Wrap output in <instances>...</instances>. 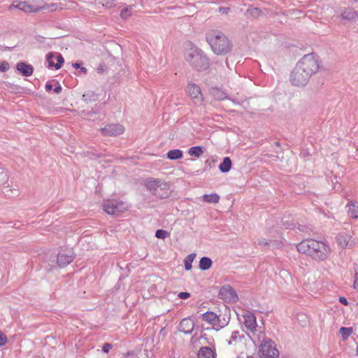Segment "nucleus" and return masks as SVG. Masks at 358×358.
Returning a JSON list of instances; mask_svg holds the SVG:
<instances>
[{"label": "nucleus", "mask_w": 358, "mask_h": 358, "mask_svg": "<svg viewBox=\"0 0 358 358\" xmlns=\"http://www.w3.org/2000/svg\"><path fill=\"white\" fill-rule=\"evenodd\" d=\"M318 69L319 63L316 55L311 53L304 55L291 73L292 84L298 87L306 85Z\"/></svg>", "instance_id": "f257e3e1"}, {"label": "nucleus", "mask_w": 358, "mask_h": 358, "mask_svg": "<svg viewBox=\"0 0 358 358\" xmlns=\"http://www.w3.org/2000/svg\"><path fill=\"white\" fill-rule=\"evenodd\" d=\"M206 38L213 51L217 55L227 54L231 48L227 36L218 30L208 31Z\"/></svg>", "instance_id": "f03ea898"}, {"label": "nucleus", "mask_w": 358, "mask_h": 358, "mask_svg": "<svg viewBox=\"0 0 358 358\" xmlns=\"http://www.w3.org/2000/svg\"><path fill=\"white\" fill-rule=\"evenodd\" d=\"M186 60L197 71H205L209 67V61L203 51L190 44L185 52Z\"/></svg>", "instance_id": "7ed1b4c3"}, {"label": "nucleus", "mask_w": 358, "mask_h": 358, "mask_svg": "<svg viewBox=\"0 0 358 358\" xmlns=\"http://www.w3.org/2000/svg\"><path fill=\"white\" fill-rule=\"evenodd\" d=\"M147 189L154 195L162 199L169 195V185L168 183L160 179H147L144 182Z\"/></svg>", "instance_id": "20e7f679"}, {"label": "nucleus", "mask_w": 358, "mask_h": 358, "mask_svg": "<svg viewBox=\"0 0 358 358\" xmlns=\"http://www.w3.org/2000/svg\"><path fill=\"white\" fill-rule=\"evenodd\" d=\"M202 320L209 324L213 329L217 331L226 327L229 322V317L217 315L213 312H206L201 315Z\"/></svg>", "instance_id": "39448f33"}, {"label": "nucleus", "mask_w": 358, "mask_h": 358, "mask_svg": "<svg viewBox=\"0 0 358 358\" xmlns=\"http://www.w3.org/2000/svg\"><path fill=\"white\" fill-rule=\"evenodd\" d=\"M259 355L261 358H278L279 351L270 338H264L259 345Z\"/></svg>", "instance_id": "423d86ee"}, {"label": "nucleus", "mask_w": 358, "mask_h": 358, "mask_svg": "<svg viewBox=\"0 0 358 358\" xmlns=\"http://www.w3.org/2000/svg\"><path fill=\"white\" fill-rule=\"evenodd\" d=\"M310 257L315 259L323 260L327 258L331 252L330 247L324 242L313 239L310 242Z\"/></svg>", "instance_id": "0eeeda50"}, {"label": "nucleus", "mask_w": 358, "mask_h": 358, "mask_svg": "<svg viewBox=\"0 0 358 358\" xmlns=\"http://www.w3.org/2000/svg\"><path fill=\"white\" fill-rule=\"evenodd\" d=\"M244 328L246 329L248 332L255 333L257 330V324L256 317L254 313L246 311L243 315V320H241Z\"/></svg>", "instance_id": "6e6552de"}, {"label": "nucleus", "mask_w": 358, "mask_h": 358, "mask_svg": "<svg viewBox=\"0 0 358 358\" xmlns=\"http://www.w3.org/2000/svg\"><path fill=\"white\" fill-rule=\"evenodd\" d=\"M8 176L6 171L0 169V186H3L1 194L6 197H10L13 196V189L9 188L8 184Z\"/></svg>", "instance_id": "1a4fd4ad"}, {"label": "nucleus", "mask_w": 358, "mask_h": 358, "mask_svg": "<svg viewBox=\"0 0 358 358\" xmlns=\"http://www.w3.org/2000/svg\"><path fill=\"white\" fill-rule=\"evenodd\" d=\"M15 8L24 12H37L39 8L27 1H15L10 8Z\"/></svg>", "instance_id": "9d476101"}, {"label": "nucleus", "mask_w": 358, "mask_h": 358, "mask_svg": "<svg viewBox=\"0 0 358 358\" xmlns=\"http://www.w3.org/2000/svg\"><path fill=\"white\" fill-rule=\"evenodd\" d=\"M73 259V252L70 250H63L57 255V264L59 267H65Z\"/></svg>", "instance_id": "9b49d317"}, {"label": "nucleus", "mask_w": 358, "mask_h": 358, "mask_svg": "<svg viewBox=\"0 0 358 358\" xmlns=\"http://www.w3.org/2000/svg\"><path fill=\"white\" fill-rule=\"evenodd\" d=\"M187 92L195 103L201 102L203 100L200 87L194 83L188 84L187 87Z\"/></svg>", "instance_id": "f8f14e48"}, {"label": "nucleus", "mask_w": 358, "mask_h": 358, "mask_svg": "<svg viewBox=\"0 0 358 358\" xmlns=\"http://www.w3.org/2000/svg\"><path fill=\"white\" fill-rule=\"evenodd\" d=\"M220 294L234 302L238 300L236 291L229 285L223 286L220 289Z\"/></svg>", "instance_id": "ddd939ff"}, {"label": "nucleus", "mask_w": 358, "mask_h": 358, "mask_svg": "<svg viewBox=\"0 0 358 358\" xmlns=\"http://www.w3.org/2000/svg\"><path fill=\"white\" fill-rule=\"evenodd\" d=\"M194 327V322L192 318L187 317L184 318L181 320L179 326L178 330L181 332H183L186 334H191Z\"/></svg>", "instance_id": "4468645a"}, {"label": "nucleus", "mask_w": 358, "mask_h": 358, "mask_svg": "<svg viewBox=\"0 0 358 358\" xmlns=\"http://www.w3.org/2000/svg\"><path fill=\"white\" fill-rule=\"evenodd\" d=\"M342 19L348 21H356L358 20V11L352 8H345L341 12Z\"/></svg>", "instance_id": "2eb2a0df"}, {"label": "nucleus", "mask_w": 358, "mask_h": 358, "mask_svg": "<svg viewBox=\"0 0 358 358\" xmlns=\"http://www.w3.org/2000/svg\"><path fill=\"white\" fill-rule=\"evenodd\" d=\"M351 235L342 232L338 234L336 236V242L341 248H345L347 247H351L352 244L351 241Z\"/></svg>", "instance_id": "dca6fc26"}, {"label": "nucleus", "mask_w": 358, "mask_h": 358, "mask_svg": "<svg viewBox=\"0 0 358 358\" xmlns=\"http://www.w3.org/2000/svg\"><path fill=\"white\" fill-rule=\"evenodd\" d=\"M198 358H216V352L214 346L201 347L197 354Z\"/></svg>", "instance_id": "f3484780"}, {"label": "nucleus", "mask_w": 358, "mask_h": 358, "mask_svg": "<svg viewBox=\"0 0 358 358\" xmlns=\"http://www.w3.org/2000/svg\"><path fill=\"white\" fill-rule=\"evenodd\" d=\"M17 70L22 76L28 77L32 75L34 72V67L31 64L21 62L17 64Z\"/></svg>", "instance_id": "a211bd4d"}, {"label": "nucleus", "mask_w": 358, "mask_h": 358, "mask_svg": "<svg viewBox=\"0 0 358 358\" xmlns=\"http://www.w3.org/2000/svg\"><path fill=\"white\" fill-rule=\"evenodd\" d=\"M348 215L354 218L358 219V202L353 200H348L345 206Z\"/></svg>", "instance_id": "6ab92c4d"}, {"label": "nucleus", "mask_w": 358, "mask_h": 358, "mask_svg": "<svg viewBox=\"0 0 358 358\" xmlns=\"http://www.w3.org/2000/svg\"><path fill=\"white\" fill-rule=\"evenodd\" d=\"M313 239L304 240L296 245L297 250L300 253L306 254L310 255L311 243Z\"/></svg>", "instance_id": "aec40b11"}, {"label": "nucleus", "mask_w": 358, "mask_h": 358, "mask_svg": "<svg viewBox=\"0 0 358 358\" xmlns=\"http://www.w3.org/2000/svg\"><path fill=\"white\" fill-rule=\"evenodd\" d=\"M128 207L125 202L113 201V215L124 212Z\"/></svg>", "instance_id": "412c9836"}, {"label": "nucleus", "mask_w": 358, "mask_h": 358, "mask_svg": "<svg viewBox=\"0 0 358 358\" xmlns=\"http://www.w3.org/2000/svg\"><path fill=\"white\" fill-rule=\"evenodd\" d=\"M210 94L217 100H224L227 99L226 92L217 87L211 88Z\"/></svg>", "instance_id": "4be33fe9"}, {"label": "nucleus", "mask_w": 358, "mask_h": 358, "mask_svg": "<svg viewBox=\"0 0 358 358\" xmlns=\"http://www.w3.org/2000/svg\"><path fill=\"white\" fill-rule=\"evenodd\" d=\"M231 168V161L229 157H224L223 162L219 165V169L222 173H227Z\"/></svg>", "instance_id": "5701e85b"}, {"label": "nucleus", "mask_w": 358, "mask_h": 358, "mask_svg": "<svg viewBox=\"0 0 358 358\" xmlns=\"http://www.w3.org/2000/svg\"><path fill=\"white\" fill-rule=\"evenodd\" d=\"M212 260L207 257H202L199 261V267L202 271H206L212 266Z\"/></svg>", "instance_id": "b1692460"}, {"label": "nucleus", "mask_w": 358, "mask_h": 358, "mask_svg": "<svg viewBox=\"0 0 358 358\" xmlns=\"http://www.w3.org/2000/svg\"><path fill=\"white\" fill-rule=\"evenodd\" d=\"M220 199V196L216 193L204 194L203 196V201L209 203H217Z\"/></svg>", "instance_id": "393cba45"}, {"label": "nucleus", "mask_w": 358, "mask_h": 358, "mask_svg": "<svg viewBox=\"0 0 358 358\" xmlns=\"http://www.w3.org/2000/svg\"><path fill=\"white\" fill-rule=\"evenodd\" d=\"M182 156V151L178 149L171 150L167 152V157L171 160L181 159Z\"/></svg>", "instance_id": "a878e982"}, {"label": "nucleus", "mask_w": 358, "mask_h": 358, "mask_svg": "<svg viewBox=\"0 0 358 358\" xmlns=\"http://www.w3.org/2000/svg\"><path fill=\"white\" fill-rule=\"evenodd\" d=\"M203 152V148L201 146L192 147L188 150V154L190 156L195 157H199Z\"/></svg>", "instance_id": "bb28decb"}, {"label": "nucleus", "mask_w": 358, "mask_h": 358, "mask_svg": "<svg viewBox=\"0 0 358 358\" xmlns=\"http://www.w3.org/2000/svg\"><path fill=\"white\" fill-rule=\"evenodd\" d=\"M196 257V254L195 253H192L190 255H189L188 256H187L185 257V259H184V264H185V268L187 271H189L192 266V264L193 262V261L194 260Z\"/></svg>", "instance_id": "cd10ccee"}, {"label": "nucleus", "mask_w": 358, "mask_h": 358, "mask_svg": "<svg viewBox=\"0 0 358 358\" xmlns=\"http://www.w3.org/2000/svg\"><path fill=\"white\" fill-rule=\"evenodd\" d=\"M339 331L343 340L346 341L351 336L353 330L352 327H341Z\"/></svg>", "instance_id": "c85d7f7f"}, {"label": "nucleus", "mask_w": 358, "mask_h": 358, "mask_svg": "<svg viewBox=\"0 0 358 358\" xmlns=\"http://www.w3.org/2000/svg\"><path fill=\"white\" fill-rule=\"evenodd\" d=\"M132 14V7L127 6L122 9L120 12V17L123 20L128 19Z\"/></svg>", "instance_id": "c756f323"}, {"label": "nucleus", "mask_w": 358, "mask_h": 358, "mask_svg": "<svg viewBox=\"0 0 358 358\" xmlns=\"http://www.w3.org/2000/svg\"><path fill=\"white\" fill-rule=\"evenodd\" d=\"M239 336V332L238 331H232L231 336L229 339L227 340L229 345H232L236 342Z\"/></svg>", "instance_id": "7c9ffc66"}, {"label": "nucleus", "mask_w": 358, "mask_h": 358, "mask_svg": "<svg viewBox=\"0 0 358 358\" xmlns=\"http://www.w3.org/2000/svg\"><path fill=\"white\" fill-rule=\"evenodd\" d=\"M124 131V127L119 124H113V136L120 135Z\"/></svg>", "instance_id": "2f4dec72"}, {"label": "nucleus", "mask_w": 358, "mask_h": 358, "mask_svg": "<svg viewBox=\"0 0 358 358\" xmlns=\"http://www.w3.org/2000/svg\"><path fill=\"white\" fill-rule=\"evenodd\" d=\"M169 233L166 230L159 229L155 233V236L158 238L165 239Z\"/></svg>", "instance_id": "473e14b6"}, {"label": "nucleus", "mask_w": 358, "mask_h": 358, "mask_svg": "<svg viewBox=\"0 0 358 358\" xmlns=\"http://www.w3.org/2000/svg\"><path fill=\"white\" fill-rule=\"evenodd\" d=\"M57 62L55 64V68L56 69H59L62 67L63 63L64 62V59L61 54H58L57 55Z\"/></svg>", "instance_id": "72a5a7b5"}, {"label": "nucleus", "mask_w": 358, "mask_h": 358, "mask_svg": "<svg viewBox=\"0 0 358 358\" xmlns=\"http://www.w3.org/2000/svg\"><path fill=\"white\" fill-rule=\"evenodd\" d=\"M54 57H55V54L53 52H49L46 55V60L48 63L49 67H55V64L53 62Z\"/></svg>", "instance_id": "f704fd0d"}, {"label": "nucleus", "mask_w": 358, "mask_h": 358, "mask_svg": "<svg viewBox=\"0 0 358 358\" xmlns=\"http://www.w3.org/2000/svg\"><path fill=\"white\" fill-rule=\"evenodd\" d=\"M9 69V64L6 62H3L0 63V71L6 72Z\"/></svg>", "instance_id": "c9c22d12"}, {"label": "nucleus", "mask_w": 358, "mask_h": 358, "mask_svg": "<svg viewBox=\"0 0 358 358\" xmlns=\"http://www.w3.org/2000/svg\"><path fill=\"white\" fill-rule=\"evenodd\" d=\"M103 209L106 213L112 215V206L109 203H103Z\"/></svg>", "instance_id": "e433bc0d"}, {"label": "nucleus", "mask_w": 358, "mask_h": 358, "mask_svg": "<svg viewBox=\"0 0 358 358\" xmlns=\"http://www.w3.org/2000/svg\"><path fill=\"white\" fill-rule=\"evenodd\" d=\"M7 342V337L4 334L0 332V347L4 345Z\"/></svg>", "instance_id": "4c0bfd02"}, {"label": "nucleus", "mask_w": 358, "mask_h": 358, "mask_svg": "<svg viewBox=\"0 0 358 358\" xmlns=\"http://www.w3.org/2000/svg\"><path fill=\"white\" fill-rule=\"evenodd\" d=\"M101 133L103 134V135L104 136H111L112 135V130L110 129V127H109L108 128H102L101 129Z\"/></svg>", "instance_id": "58836bf2"}, {"label": "nucleus", "mask_w": 358, "mask_h": 358, "mask_svg": "<svg viewBox=\"0 0 358 358\" xmlns=\"http://www.w3.org/2000/svg\"><path fill=\"white\" fill-rule=\"evenodd\" d=\"M190 296V294L189 292H180L178 294V297L181 299H187Z\"/></svg>", "instance_id": "ea45409f"}, {"label": "nucleus", "mask_w": 358, "mask_h": 358, "mask_svg": "<svg viewBox=\"0 0 358 358\" xmlns=\"http://www.w3.org/2000/svg\"><path fill=\"white\" fill-rule=\"evenodd\" d=\"M353 287L355 289L358 291V273H355V280H354V283H353Z\"/></svg>", "instance_id": "a19ab883"}, {"label": "nucleus", "mask_w": 358, "mask_h": 358, "mask_svg": "<svg viewBox=\"0 0 358 358\" xmlns=\"http://www.w3.org/2000/svg\"><path fill=\"white\" fill-rule=\"evenodd\" d=\"M111 348V345L109 343H106L104 344V345L103 346V351L105 352H108L110 349Z\"/></svg>", "instance_id": "79ce46f5"}, {"label": "nucleus", "mask_w": 358, "mask_h": 358, "mask_svg": "<svg viewBox=\"0 0 358 358\" xmlns=\"http://www.w3.org/2000/svg\"><path fill=\"white\" fill-rule=\"evenodd\" d=\"M120 69L117 72V74L122 75L124 73V66L122 63L119 64Z\"/></svg>", "instance_id": "37998d69"}, {"label": "nucleus", "mask_w": 358, "mask_h": 358, "mask_svg": "<svg viewBox=\"0 0 358 358\" xmlns=\"http://www.w3.org/2000/svg\"><path fill=\"white\" fill-rule=\"evenodd\" d=\"M339 301H340V303H341L342 304H343L345 306H347L348 304V301L347 299L343 296H341L339 298Z\"/></svg>", "instance_id": "c03bdc74"}, {"label": "nucleus", "mask_w": 358, "mask_h": 358, "mask_svg": "<svg viewBox=\"0 0 358 358\" xmlns=\"http://www.w3.org/2000/svg\"><path fill=\"white\" fill-rule=\"evenodd\" d=\"M62 87L60 85H58L57 86H56L55 88H54V92L56 93V94H59L61 92H62Z\"/></svg>", "instance_id": "a18cd8bd"}, {"label": "nucleus", "mask_w": 358, "mask_h": 358, "mask_svg": "<svg viewBox=\"0 0 358 358\" xmlns=\"http://www.w3.org/2000/svg\"><path fill=\"white\" fill-rule=\"evenodd\" d=\"M105 71V66L103 65H99L97 68V72L99 73H103Z\"/></svg>", "instance_id": "49530a36"}, {"label": "nucleus", "mask_w": 358, "mask_h": 358, "mask_svg": "<svg viewBox=\"0 0 358 358\" xmlns=\"http://www.w3.org/2000/svg\"><path fill=\"white\" fill-rule=\"evenodd\" d=\"M229 10V8L221 7L220 8V11L222 12L224 14H227Z\"/></svg>", "instance_id": "de8ad7c7"}, {"label": "nucleus", "mask_w": 358, "mask_h": 358, "mask_svg": "<svg viewBox=\"0 0 358 358\" xmlns=\"http://www.w3.org/2000/svg\"><path fill=\"white\" fill-rule=\"evenodd\" d=\"M52 85L50 83H47L45 84V90H46L47 91H49V90H52Z\"/></svg>", "instance_id": "09e8293b"}, {"label": "nucleus", "mask_w": 358, "mask_h": 358, "mask_svg": "<svg viewBox=\"0 0 358 358\" xmlns=\"http://www.w3.org/2000/svg\"><path fill=\"white\" fill-rule=\"evenodd\" d=\"M73 66L75 68V69H79L80 68V66L78 63H73Z\"/></svg>", "instance_id": "8fccbe9b"}, {"label": "nucleus", "mask_w": 358, "mask_h": 358, "mask_svg": "<svg viewBox=\"0 0 358 358\" xmlns=\"http://www.w3.org/2000/svg\"><path fill=\"white\" fill-rule=\"evenodd\" d=\"M58 6L57 4H52L51 5V10H56L57 9Z\"/></svg>", "instance_id": "3c124183"}, {"label": "nucleus", "mask_w": 358, "mask_h": 358, "mask_svg": "<svg viewBox=\"0 0 358 358\" xmlns=\"http://www.w3.org/2000/svg\"><path fill=\"white\" fill-rule=\"evenodd\" d=\"M80 71L83 72V73H86L87 70L85 67H80Z\"/></svg>", "instance_id": "603ef678"}, {"label": "nucleus", "mask_w": 358, "mask_h": 358, "mask_svg": "<svg viewBox=\"0 0 358 358\" xmlns=\"http://www.w3.org/2000/svg\"><path fill=\"white\" fill-rule=\"evenodd\" d=\"M271 243H267V242H259V245H270Z\"/></svg>", "instance_id": "864d4df0"}, {"label": "nucleus", "mask_w": 358, "mask_h": 358, "mask_svg": "<svg viewBox=\"0 0 358 358\" xmlns=\"http://www.w3.org/2000/svg\"><path fill=\"white\" fill-rule=\"evenodd\" d=\"M201 339H204V340H207L206 335L204 334V335L201 336Z\"/></svg>", "instance_id": "5fc2aeb1"}, {"label": "nucleus", "mask_w": 358, "mask_h": 358, "mask_svg": "<svg viewBox=\"0 0 358 358\" xmlns=\"http://www.w3.org/2000/svg\"><path fill=\"white\" fill-rule=\"evenodd\" d=\"M356 353L358 355V345H357V349H356Z\"/></svg>", "instance_id": "6e6d98bb"}, {"label": "nucleus", "mask_w": 358, "mask_h": 358, "mask_svg": "<svg viewBox=\"0 0 358 358\" xmlns=\"http://www.w3.org/2000/svg\"><path fill=\"white\" fill-rule=\"evenodd\" d=\"M131 358H133V357H131Z\"/></svg>", "instance_id": "4d7b16f0"}]
</instances>
